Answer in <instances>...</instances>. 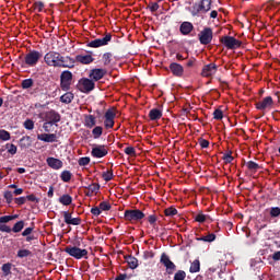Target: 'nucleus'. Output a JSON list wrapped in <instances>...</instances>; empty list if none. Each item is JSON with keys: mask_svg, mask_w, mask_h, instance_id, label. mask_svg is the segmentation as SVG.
<instances>
[{"mask_svg": "<svg viewBox=\"0 0 280 280\" xmlns=\"http://www.w3.org/2000/svg\"><path fill=\"white\" fill-rule=\"evenodd\" d=\"M122 218L130 224H137V222H141L143 218H145V213L140 209H127L125 210Z\"/></svg>", "mask_w": 280, "mask_h": 280, "instance_id": "obj_1", "label": "nucleus"}, {"mask_svg": "<svg viewBox=\"0 0 280 280\" xmlns=\"http://www.w3.org/2000/svg\"><path fill=\"white\" fill-rule=\"evenodd\" d=\"M42 58L43 54L40 51L31 50L25 55L22 67H36L38 65V60H40Z\"/></svg>", "mask_w": 280, "mask_h": 280, "instance_id": "obj_2", "label": "nucleus"}, {"mask_svg": "<svg viewBox=\"0 0 280 280\" xmlns=\"http://www.w3.org/2000/svg\"><path fill=\"white\" fill-rule=\"evenodd\" d=\"M72 82H73V73L69 70L62 71L60 74L61 91H71Z\"/></svg>", "mask_w": 280, "mask_h": 280, "instance_id": "obj_3", "label": "nucleus"}, {"mask_svg": "<svg viewBox=\"0 0 280 280\" xmlns=\"http://www.w3.org/2000/svg\"><path fill=\"white\" fill-rule=\"evenodd\" d=\"M65 253L74 259H86V256L89 255V250L71 245L65 248Z\"/></svg>", "mask_w": 280, "mask_h": 280, "instance_id": "obj_4", "label": "nucleus"}, {"mask_svg": "<svg viewBox=\"0 0 280 280\" xmlns=\"http://www.w3.org/2000/svg\"><path fill=\"white\" fill-rule=\"evenodd\" d=\"M220 43H222L226 49H240V47H242V40L229 35L221 37Z\"/></svg>", "mask_w": 280, "mask_h": 280, "instance_id": "obj_5", "label": "nucleus"}, {"mask_svg": "<svg viewBox=\"0 0 280 280\" xmlns=\"http://www.w3.org/2000/svg\"><path fill=\"white\" fill-rule=\"evenodd\" d=\"M60 52L58 51H49L44 56V62H46V65L48 67H60Z\"/></svg>", "mask_w": 280, "mask_h": 280, "instance_id": "obj_6", "label": "nucleus"}, {"mask_svg": "<svg viewBox=\"0 0 280 280\" xmlns=\"http://www.w3.org/2000/svg\"><path fill=\"white\" fill-rule=\"evenodd\" d=\"M113 40V35L110 33L106 34L103 38H96L86 44V47L97 49V47H106Z\"/></svg>", "mask_w": 280, "mask_h": 280, "instance_id": "obj_7", "label": "nucleus"}, {"mask_svg": "<svg viewBox=\"0 0 280 280\" xmlns=\"http://www.w3.org/2000/svg\"><path fill=\"white\" fill-rule=\"evenodd\" d=\"M78 88L81 93H91V91L95 90V81L89 78H82L79 80Z\"/></svg>", "mask_w": 280, "mask_h": 280, "instance_id": "obj_8", "label": "nucleus"}, {"mask_svg": "<svg viewBox=\"0 0 280 280\" xmlns=\"http://www.w3.org/2000/svg\"><path fill=\"white\" fill-rule=\"evenodd\" d=\"M198 36L201 45H211V40H213V30L211 27H205Z\"/></svg>", "mask_w": 280, "mask_h": 280, "instance_id": "obj_9", "label": "nucleus"}, {"mask_svg": "<svg viewBox=\"0 0 280 280\" xmlns=\"http://www.w3.org/2000/svg\"><path fill=\"white\" fill-rule=\"evenodd\" d=\"M160 262L163 264V266L166 268L167 275H174L176 271V265L172 259H170V256L165 253L161 255Z\"/></svg>", "mask_w": 280, "mask_h": 280, "instance_id": "obj_10", "label": "nucleus"}, {"mask_svg": "<svg viewBox=\"0 0 280 280\" xmlns=\"http://www.w3.org/2000/svg\"><path fill=\"white\" fill-rule=\"evenodd\" d=\"M211 0H201L197 8L194 7L192 16H198L200 12H209L211 10Z\"/></svg>", "mask_w": 280, "mask_h": 280, "instance_id": "obj_11", "label": "nucleus"}, {"mask_svg": "<svg viewBox=\"0 0 280 280\" xmlns=\"http://www.w3.org/2000/svg\"><path fill=\"white\" fill-rule=\"evenodd\" d=\"M91 155L94 159H104V156L108 155V148L104 144L95 145L91 151Z\"/></svg>", "mask_w": 280, "mask_h": 280, "instance_id": "obj_12", "label": "nucleus"}, {"mask_svg": "<svg viewBox=\"0 0 280 280\" xmlns=\"http://www.w3.org/2000/svg\"><path fill=\"white\" fill-rule=\"evenodd\" d=\"M275 101L272 96H266L262 101L255 103L257 110H266L267 108H272Z\"/></svg>", "mask_w": 280, "mask_h": 280, "instance_id": "obj_13", "label": "nucleus"}, {"mask_svg": "<svg viewBox=\"0 0 280 280\" xmlns=\"http://www.w3.org/2000/svg\"><path fill=\"white\" fill-rule=\"evenodd\" d=\"M115 117H117V114H115L113 109L106 110L104 120V126L106 130H109L110 128L115 127Z\"/></svg>", "mask_w": 280, "mask_h": 280, "instance_id": "obj_14", "label": "nucleus"}, {"mask_svg": "<svg viewBox=\"0 0 280 280\" xmlns=\"http://www.w3.org/2000/svg\"><path fill=\"white\" fill-rule=\"evenodd\" d=\"M107 71L106 69L102 68H94L90 70L89 78L93 80L94 82H100L106 75Z\"/></svg>", "mask_w": 280, "mask_h": 280, "instance_id": "obj_15", "label": "nucleus"}, {"mask_svg": "<svg viewBox=\"0 0 280 280\" xmlns=\"http://www.w3.org/2000/svg\"><path fill=\"white\" fill-rule=\"evenodd\" d=\"M75 67V59L69 56H62L59 59V68L61 69H73Z\"/></svg>", "mask_w": 280, "mask_h": 280, "instance_id": "obj_16", "label": "nucleus"}, {"mask_svg": "<svg viewBox=\"0 0 280 280\" xmlns=\"http://www.w3.org/2000/svg\"><path fill=\"white\" fill-rule=\"evenodd\" d=\"M61 119V116L58 112L51 109L45 114V121L54 126V124H58Z\"/></svg>", "mask_w": 280, "mask_h": 280, "instance_id": "obj_17", "label": "nucleus"}, {"mask_svg": "<svg viewBox=\"0 0 280 280\" xmlns=\"http://www.w3.org/2000/svg\"><path fill=\"white\" fill-rule=\"evenodd\" d=\"M92 54V51H89L88 55H77L74 60L75 62H79V65H91L95 61V58H93Z\"/></svg>", "mask_w": 280, "mask_h": 280, "instance_id": "obj_18", "label": "nucleus"}, {"mask_svg": "<svg viewBox=\"0 0 280 280\" xmlns=\"http://www.w3.org/2000/svg\"><path fill=\"white\" fill-rule=\"evenodd\" d=\"M168 69L175 78H183L185 73V68L180 63L172 62Z\"/></svg>", "mask_w": 280, "mask_h": 280, "instance_id": "obj_19", "label": "nucleus"}, {"mask_svg": "<svg viewBox=\"0 0 280 280\" xmlns=\"http://www.w3.org/2000/svg\"><path fill=\"white\" fill-rule=\"evenodd\" d=\"M63 220L66 224H71L72 226H80L82 224V219L81 218H72L71 212L69 211H63Z\"/></svg>", "mask_w": 280, "mask_h": 280, "instance_id": "obj_20", "label": "nucleus"}, {"mask_svg": "<svg viewBox=\"0 0 280 280\" xmlns=\"http://www.w3.org/2000/svg\"><path fill=\"white\" fill-rule=\"evenodd\" d=\"M217 71H218V66L215 63H209L203 66L201 75L203 78H211V75L215 74Z\"/></svg>", "mask_w": 280, "mask_h": 280, "instance_id": "obj_21", "label": "nucleus"}, {"mask_svg": "<svg viewBox=\"0 0 280 280\" xmlns=\"http://www.w3.org/2000/svg\"><path fill=\"white\" fill-rule=\"evenodd\" d=\"M37 139L45 143H56L58 141V136L56 133H39L37 135Z\"/></svg>", "mask_w": 280, "mask_h": 280, "instance_id": "obj_22", "label": "nucleus"}, {"mask_svg": "<svg viewBox=\"0 0 280 280\" xmlns=\"http://www.w3.org/2000/svg\"><path fill=\"white\" fill-rule=\"evenodd\" d=\"M83 126L85 128H95L96 124H97V118H95V116L91 115V114H85L83 115Z\"/></svg>", "mask_w": 280, "mask_h": 280, "instance_id": "obj_23", "label": "nucleus"}, {"mask_svg": "<svg viewBox=\"0 0 280 280\" xmlns=\"http://www.w3.org/2000/svg\"><path fill=\"white\" fill-rule=\"evenodd\" d=\"M46 162L48 167H51V170H62L63 163L60 159L47 158Z\"/></svg>", "mask_w": 280, "mask_h": 280, "instance_id": "obj_24", "label": "nucleus"}, {"mask_svg": "<svg viewBox=\"0 0 280 280\" xmlns=\"http://www.w3.org/2000/svg\"><path fill=\"white\" fill-rule=\"evenodd\" d=\"M179 32L183 36H189V33L194 32V24L191 22H183L179 26Z\"/></svg>", "mask_w": 280, "mask_h": 280, "instance_id": "obj_25", "label": "nucleus"}, {"mask_svg": "<svg viewBox=\"0 0 280 280\" xmlns=\"http://www.w3.org/2000/svg\"><path fill=\"white\" fill-rule=\"evenodd\" d=\"M125 260L131 270H136V268H139V259H137V257L128 255L125 256Z\"/></svg>", "mask_w": 280, "mask_h": 280, "instance_id": "obj_26", "label": "nucleus"}, {"mask_svg": "<svg viewBox=\"0 0 280 280\" xmlns=\"http://www.w3.org/2000/svg\"><path fill=\"white\" fill-rule=\"evenodd\" d=\"M19 145L22 150H27L32 145V137L23 136L19 141Z\"/></svg>", "mask_w": 280, "mask_h": 280, "instance_id": "obj_27", "label": "nucleus"}, {"mask_svg": "<svg viewBox=\"0 0 280 280\" xmlns=\"http://www.w3.org/2000/svg\"><path fill=\"white\" fill-rule=\"evenodd\" d=\"M149 117L151 121H158V119H161L163 117V112L159 108H153L149 112Z\"/></svg>", "mask_w": 280, "mask_h": 280, "instance_id": "obj_28", "label": "nucleus"}, {"mask_svg": "<svg viewBox=\"0 0 280 280\" xmlns=\"http://www.w3.org/2000/svg\"><path fill=\"white\" fill-rule=\"evenodd\" d=\"M74 97L75 95H73L72 92L66 91V93L60 96V102L62 104H71Z\"/></svg>", "mask_w": 280, "mask_h": 280, "instance_id": "obj_29", "label": "nucleus"}, {"mask_svg": "<svg viewBox=\"0 0 280 280\" xmlns=\"http://www.w3.org/2000/svg\"><path fill=\"white\" fill-rule=\"evenodd\" d=\"M60 205H63V207H69L73 202V197L69 194H65L61 197H59Z\"/></svg>", "mask_w": 280, "mask_h": 280, "instance_id": "obj_30", "label": "nucleus"}, {"mask_svg": "<svg viewBox=\"0 0 280 280\" xmlns=\"http://www.w3.org/2000/svg\"><path fill=\"white\" fill-rule=\"evenodd\" d=\"M102 135H104V127L95 126L92 129V137H93V139H100V137H102Z\"/></svg>", "mask_w": 280, "mask_h": 280, "instance_id": "obj_31", "label": "nucleus"}, {"mask_svg": "<svg viewBox=\"0 0 280 280\" xmlns=\"http://www.w3.org/2000/svg\"><path fill=\"white\" fill-rule=\"evenodd\" d=\"M23 229H25V221L21 220V221H18L13 228L11 229V231L13 233H21L23 231Z\"/></svg>", "mask_w": 280, "mask_h": 280, "instance_id": "obj_32", "label": "nucleus"}, {"mask_svg": "<svg viewBox=\"0 0 280 280\" xmlns=\"http://www.w3.org/2000/svg\"><path fill=\"white\" fill-rule=\"evenodd\" d=\"M1 270L3 272V277H9V275H12V262L3 264Z\"/></svg>", "mask_w": 280, "mask_h": 280, "instance_id": "obj_33", "label": "nucleus"}, {"mask_svg": "<svg viewBox=\"0 0 280 280\" xmlns=\"http://www.w3.org/2000/svg\"><path fill=\"white\" fill-rule=\"evenodd\" d=\"M73 174H71V171H63L60 174V178L62 183H70Z\"/></svg>", "mask_w": 280, "mask_h": 280, "instance_id": "obj_34", "label": "nucleus"}, {"mask_svg": "<svg viewBox=\"0 0 280 280\" xmlns=\"http://www.w3.org/2000/svg\"><path fill=\"white\" fill-rule=\"evenodd\" d=\"M32 10L34 12H43L45 10V2L43 1H35L32 5Z\"/></svg>", "mask_w": 280, "mask_h": 280, "instance_id": "obj_35", "label": "nucleus"}, {"mask_svg": "<svg viewBox=\"0 0 280 280\" xmlns=\"http://www.w3.org/2000/svg\"><path fill=\"white\" fill-rule=\"evenodd\" d=\"M189 272H191V273H194V272H200V260H199V259H195V260L190 264Z\"/></svg>", "mask_w": 280, "mask_h": 280, "instance_id": "obj_36", "label": "nucleus"}, {"mask_svg": "<svg viewBox=\"0 0 280 280\" xmlns=\"http://www.w3.org/2000/svg\"><path fill=\"white\" fill-rule=\"evenodd\" d=\"M164 215L167 218H174V215H178V210L174 207L166 208L164 210Z\"/></svg>", "mask_w": 280, "mask_h": 280, "instance_id": "obj_37", "label": "nucleus"}, {"mask_svg": "<svg viewBox=\"0 0 280 280\" xmlns=\"http://www.w3.org/2000/svg\"><path fill=\"white\" fill-rule=\"evenodd\" d=\"M16 218H19V214L0 217V224H8L12 220H16Z\"/></svg>", "mask_w": 280, "mask_h": 280, "instance_id": "obj_38", "label": "nucleus"}, {"mask_svg": "<svg viewBox=\"0 0 280 280\" xmlns=\"http://www.w3.org/2000/svg\"><path fill=\"white\" fill-rule=\"evenodd\" d=\"M246 167L249 170V172H257V170H260V166L257 164V162L253 161H248L246 163Z\"/></svg>", "mask_w": 280, "mask_h": 280, "instance_id": "obj_39", "label": "nucleus"}, {"mask_svg": "<svg viewBox=\"0 0 280 280\" xmlns=\"http://www.w3.org/2000/svg\"><path fill=\"white\" fill-rule=\"evenodd\" d=\"M3 198H4L5 202H7V205H12V200H14V195L12 194V191L7 190L3 194Z\"/></svg>", "mask_w": 280, "mask_h": 280, "instance_id": "obj_40", "label": "nucleus"}, {"mask_svg": "<svg viewBox=\"0 0 280 280\" xmlns=\"http://www.w3.org/2000/svg\"><path fill=\"white\" fill-rule=\"evenodd\" d=\"M32 255V250L30 249H20L18 250V257L19 259H24V257H30Z\"/></svg>", "mask_w": 280, "mask_h": 280, "instance_id": "obj_41", "label": "nucleus"}, {"mask_svg": "<svg viewBox=\"0 0 280 280\" xmlns=\"http://www.w3.org/2000/svg\"><path fill=\"white\" fill-rule=\"evenodd\" d=\"M112 60H113V54L112 52H105L103 55V62H104L105 67H108V65H110Z\"/></svg>", "mask_w": 280, "mask_h": 280, "instance_id": "obj_42", "label": "nucleus"}, {"mask_svg": "<svg viewBox=\"0 0 280 280\" xmlns=\"http://www.w3.org/2000/svg\"><path fill=\"white\" fill-rule=\"evenodd\" d=\"M98 209H101V212H102V211H110V209H112L110 202H108V201H102V202L98 205Z\"/></svg>", "mask_w": 280, "mask_h": 280, "instance_id": "obj_43", "label": "nucleus"}, {"mask_svg": "<svg viewBox=\"0 0 280 280\" xmlns=\"http://www.w3.org/2000/svg\"><path fill=\"white\" fill-rule=\"evenodd\" d=\"M209 218V215H206L202 212H199L196 217H195V222H199L202 224V222H207V219Z\"/></svg>", "mask_w": 280, "mask_h": 280, "instance_id": "obj_44", "label": "nucleus"}, {"mask_svg": "<svg viewBox=\"0 0 280 280\" xmlns=\"http://www.w3.org/2000/svg\"><path fill=\"white\" fill-rule=\"evenodd\" d=\"M187 273L184 270H178L175 272L173 280H185Z\"/></svg>", "mask_w": 280, "mask_h": 280, "instance_id": "obj_45", "label": "nucleus"}, {"mask_svg": "<svg viewBox=\"0 0 280 280\" xmlns=\"http://www.w3.org/2000/svg\"><path fill=\"white\" fill-rule=\"evenodd\" d=\"M113 170L106 171L103 173L102 178L105 180V183H110V179L113 178Z\"/></svg>", "mask_w": 280, "mask_h": 280, "instance_id": "obj_46", "label": "nucleus"}, {"mask_svg": "<svg viewBox=\"0 0 280 280\" xmlns=\"http://www.w3.org/2000/svg\"><path fill=\"white\" fill-rule=\"evenodd\" d=\"M0 140L1 141H10V131H7L5 129L0 130Z\"/></svg>", "mask_w": 280, "mask_h": 280, "instance_id": "obj_47", "label": "nucleus"}, {"mask_svg": "<svg viewBox=\"0 0 280 280\" xmlns=\"http://www.w3.org/2000/svg\"><path fill=\"white\" fill-rule=\"evenodd\" d=\"M32 86H34L33 79H25L22 81V89H32Z\"/></svg>", "mask_w": 280, "mask_h": 280, "instance_id": "obj_48", "label": "nucleus"}, {"mask_svg": "<svg viewBox=\"0 0 280 280\" xmlns=\"http://www.w3.org/2000/svg\"><path fill=\"white\" fill-rule=\"evenodd\" d=\"M213 119H217L218 121L224 119V113L222 112V109H215L213 112Z\"/></svg>", "mask_w": 280, "mask_h": 280, "instance_id": "obj_49", "label": "nucleus"}, {"mask_svg": "<svg viewBox=\"0 0 280 280\" xmlns=\"http://www.w3.org/2000/svg\"><path fill=\"white\" fill-rule=\"evenodd\" d=\"M80 167H85V165H89L91 163V158L85 156V158H80L78 161Z\"/></svg>", "mask_w": 280, "mask_h": 280, "instance_id": "obj_50", "label": "nucleus"}, {"mask_svg": "<svg viewBox=\"0 0 280 280\" xmlns=\"http://www.w3.org/2000/svg\"><path fill=\"white\" fill-rule=\"evenodd\" d=\"M91 194H97L100 191V184H91L86 187Z\"/></svg>", "mask_w": 280, "mask_h": 280, "instance_id": "obj_51", "label": "nucleus"}, {"mask_svg": "<svg viewBox=\"0 0 280 280\" xmlns=\"http://www.w3.org/2000/svg\"><path fill=\"white\" fill-rule=\"evenodd\" d=\"M280 215V208L279 207H273L270 209V217L271 218H279Z\"/></svg>", "mask_w": 280, "mask_h": 280, "instance_id": "obj_52", "label": "nucleus"}, {"mask_svg": "<svg viewBox=\"0 0 280 280\" xmlns=\"http://www.w3.org/2000/svg\"><path fill=\"white\" fill-rule=\"evenodd\" d=\"M24 128H25L26 130H34V120H32V119H26V120L24 121Z\"/></svg>", "mask_w": 280, "mask_h": 280, "instance_id": "obj_53", "label": "nucleus"}, {"mask_svg": "<svg viewBox=\"0 0 280 280\" xmlns=\"http://www.w3.org/2000/svg\"><path fill=\"white\" fill-rule=\"evenodd\" d=\"M198 143H199L200 148H202V149L209 148V140H207V139L199 138Z\"/></svg>", "mask_w": 280, "mask_h": 280, "instance_id": "obj_54", "label": "nucleus"}, {"mask_svg": "<svg viewBox=\"0 0 280 280\" xmlns=\"http://www.w3.org/2000/svg\"><path fill=\"white\" fill-rule=\"evenodd\" d=\"M125 154H127L128 156H135V154H137V151L135 150V147H127L125 149Z\"/></svg>", "mask_w": 280, "mask_h": 280, "instance_id": "obj_55", "label": "nucleus"}, {"mask_svg": "<svg viewBox=\"0 0 280 280\" xmlns=\"http://www.w3.org/2000/svg\"><path fill=\"white\" fill-rule=\"evenodd\" d=\"M159 8H160L159 2H151L148 5V10H150V12H156Z\"/></svg>", "mask_w": 280, "mask_h": 280, "instance_id": "obj_56", "label": "nucleus"}, {"mask_svg": "<svg viewBox=\"0 0 280 280\" xmlns=\"http://www.w3.org/2000/svg\"><path fill=\"white\" fill-rule=\"evenodd\" d=\"M0 232L1 233H12V228H10V225H5V224L1 223Z\"/></svg>", "mask_w": 280, "mask_h": 280, "instance_id": "obj_57", "label": "nucleus"}, {"mask_svg": "<svg viewBox=\"0 0 280 280\" xmlns=\"http://www.w3.org/2000/svg\"><path fill=\"white\" fill-rule=\"evenodd\" d=\"M26 200H28L30 202H40V199H38L34 194L27 195Z\"/></svg>", "mask_w": 280, "mask_h": 280, "instance_id": "obj_58", "label": "nucleus"}, {"mask_svg": "<svg viewBox=\"0 0 280 280\" xmlns=\"http://www.w3.org/2000/svg\"><path fill=\"white\" fill-rule=\"evenodd\" d=\"M91 213L92 215H95V218H97L102 214V210L100 209V207H94L91 209Z\"/></svg>", "mask_w": 280, "mask_h": 280, "instance_id": "obj_59", "label": "nucleus"}, {"mask_svg": "<svg viewBox=\"0 0 280 280\" xmlns=\"http://www.w3.org/2000/svg\"><path fill=\"white\" fill-rule=\"evenodd\" d=\"M25 202H27V198L26 197H18L15 198V205H25Z\"/></svg>", "mask_w": 280, "mask_h": 280, "instance_id": "obj_60", "label": "nucleus"}, {"mask_svg": "<svg viewBox=\"0 0 280 280\" xmlns=\"http://www.w3.org/2000/svg\"><path fill=\"white\" fill-rule=\"evenodd\" d=\"M156 217L154 215V214H150L149 217H148V222H149V224H151V226H154V224H156Z\"/></svg>", "mask_w": 280, "mask_h": 280, "instance_id": "obj_61", "label": "nucleus"}, {"mask_svg": "<svg viewBox=\"0 0 280 280\" xmlns=\"http://www.w3.org/2000/svg\"><path fill=\"white\" fill-rule=\"evenodd\" d=\"M34 231V228H26L23 232H22V236L23 237H27L28 235H32Z\"/></svg>", "mask_w": 280, "mask_h": 280, "instance_id": "obj_62", "label": "nucleus"}, {"mask_svg": "<svg viewBox=\"0 0 280 280\" xmlns=\"http://www.w3.org/2000/svg\"><path fill=\"white\" fill-rule=\"evenodd\" d=\"M16 145L15 144H10V148L8 150L9 154H12V156H14V154H16Z\"/></svg>", "mask_w": 280, "mask_h": 280, "instance_id": "obj_63", "label": "nucleus"}, {"mask_svg": "<svg viewBox=\"0 0 280 280\" xmlns=\"http://www.w3.org/2000/svg\"><path fill=\"white\" fill-rule=\"evenodd\" d=\"M126 279H130V277H128V275L126 273H120L115 278V280H126Z\"/></svg>", "mask_w": 280, "mask_h": 280, "instance_id": "obj_64", "label": "nucleus"}]
</instances>
